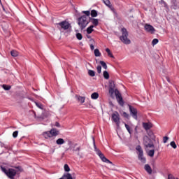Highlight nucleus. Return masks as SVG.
<instances>
[{
    "mask_svg": "<svg viewBox=\"0 0 179 179\" xmlns=\"http://www.w3.org/2000/svg\"><path fill=\"white\" fill-rule=\"evenodd\" d=\"M91 99H92V100H97V99H99V93L97 92L92 93L91 95Z\"/></svg>",
    "mask_w": 179,
    "mask_h": 179,
    "instance_id": "6ab92c4d",
    "label": "nucleus"
},
{
    "mask_svg": "<svg viewBox=\"0 0 179 179\" xmlns=\"http://www.w3.org/2000/svg\"><path fill=\"white\" fill-rule=\"evenodd\" d=\"M36 106H37L38 107V108H43V105H41V103H38L37 102H35Z\"/></svg>",
    "mask_w": 179,
    "mask_h": 179,
    "instance_id": "49530a36",
    "label": "nucleus"
},
{
    "mask_svg": "<svg viewBox=\"0 0 179 179\" xmlns=\"http://www.w3.org/2000/svg\"><path fill=\"white\" fill-rule=\"evenodd\" d=\"M62 178L63 179H73V178H72V175H71V173H64Z\"/></svg>",
    "mask_w": 179,
    "mask_h": 179,
    "instance_id": "2eb2a0df",
    "label": "nucleus"
},
{
    "mask_svg": "<svg viewBox=\"0 0 179 179\" xmlns=\"http://www.w3.org/2000/svg\"><path fill=\"white\" fill-rule=\"evenodd\" d=\"M2 87H3V89H4V90H10V85H3Z\"/></svg>",
    "mask_w": 179,
    "mask_h": 179,
    "instance_id": "72a5a7b5",
    "label": "nucleus"
},
{
    "mask_svg": "<svg viewBox=\"0 0 179 179\" xmlns=\"http://www.w3.org/2000/svg\"><path fill=\"white\" fill-rule=\"evenodd\" d=\"M90 49H91L92 50H94V45H93V44H91V45H90Z\"/></svg>",
    "mask_w": 179,
    "mask_h": 179,
    "instance_id": "de8ad7c7",
    "label": "nucleus"
},
{
    "mask_svg": "<svg viewBox=\"0 0 179 179\" xmlns=\"http://www.w3.org/2000/svg\"><path fill=\"white\" fill-rule=\"evenodd\" d=\"M159 3H161V5H162V6H164V8H168V7H167V3H166L164 1L161 0V1H159Z\"/></svg>",
    "mask_w": 179,
    "mask_h": 179,
    "instance_id": "4c0bfd02",
    "label": "nucleus"
},
{
    "mask_svg": "<svg viewBox=\"0 0 179 179\" xmlns=\"http://www.w3.org/2000/svg\"><path fill=\"white\" fill-rule=\"evenodd\" d=\"M124 127H125L126 129H127L129 134H130V135H131L132 133L131 132V128L129 127V125L124 124Z\"/></svg>",
    "mask_w": 179,
    "mask_h": 179,
    "instance_id": "f704fd0d",
    "label": "nucleus"
},
{
    "mask_svg": "<svg viewBox=\"0 0 179 179\" xmlns=\"http://www.w3.org/2000/svg\"><path fill=\"white\" fill-rule=\"evenodd\" d=\"M55 126H56V127H59V123H58V122H56V123H55Z\"/></svg>",
    "mask_w": 179,
    "mask_h": 179,
    "instance_id": "09e8293b",
    "label": "nucleus"
},
{
    "mask_svg": "<svg viewBox=\"0 0 179 179\" xmlns=\"http://www.w3.org/2000/svg\"><path fill=\"white\" fill-rule=\"evenodd\" d=\"M169 179H176V178H174V177L173 176H169Z\"/></svg>",
    "mask_w": 179,
    "mask_h": 179,
    "instance_id": "8fccbe9b",
    "label": "nucleus"
},
{
    "mask_svg": "<svg viewBox=\"0 0 179 179\" xmlns=\"http://www.w3.org/2000/svg\"><path fill=\"white\" fill-rule=\"evenodd\" d=\"M76 38H78V40H82V38H83V37L82 36V34L80 33L76 34Z\"/></svg>",
    "mask_w": 179,
    "mask_h": 179,
    "instance_id": "e433bc0d",
    "label": "nucleus"
},
{
    "mask_svg": "<svg viewBox=\"0 0 179 179\" xmlns=\"http://www.w3.org/2000/svg\"><path fill=\"white\" fill-rule=\"evenodd\" d=\"M96 70L98 73H101V66H97Z\"/></svg>",
    "mask_w": 179,
    "mask_h": 179,
    "instance_id": "37998d69",
    "label": "nucleus"
},
{
    "mask_svg": "<svg viewBox=\"0 0 179 179\" xmlns=\"http://www.w3.org/2000/svg\"><path fill=\"white\" fill-rule=\"evenodd\" d=\"M57 145H64L65 143V141L63 138H58L56 141Z\"/></svg>",
    "mask_w": 179,
    "mask_h": 179,
    "instance_id": "412c9836",
    "label": "nucleus"
},
{
    "mask_svg": "<svg viewBox=\"0 0 179 179\" xmlns=\"http://www.w3.org/2000/svg\"><path fill=\"white\" fill-rule=\"evenodd\" d=\"M101 65L103 66L104 69H107V64L103 61H100Z\"/></svg>",
    "mask_w": 179,
    "mask_h": 179,
    "instance_id": "473e14b6",
    "label": "nucleus"
},
{
    "mask_svg": "<svg viewBox=\"0 0 179 179\" xmlns=\"http://www.w3.org/2000/svg\"><path fill=\"white\" fill-rule=\"evenodd\" d=\"M91 23H92V24H94V26H98L99 25V20L92 18V19H91Z\"/></svg>",
    "mask_w": 179,
    "mask_h": 179,
    "instance_id": "aec40b11",
    "label": "nucleus"
},
{
    "mask_svg": "<svg viewBox=\"0 0 179 179\" xmlns=\"http://www.w3.org/2000/svg\"><path fill=\"white\" fill-rule=\"evenodd\" d=\"M112 120L115 122L117 127H120V114L118 112H115L112 114Z\"/></svg>",
    "mask_w": 179,
    "mask_h": 179,
    "instance_id": "6e6552de",
    "label": "nucleus"
},
{
    "mask_svg": "<svg viewBox=\"0 0 179 179\" xmlns=\"http://www.w3.org/2000/svg\"><path fill=\"white\" fill-rule=\"evenodd\" d=\"M64 169L65 171H66V173H69V171H71V168H69V166L66 164H64Z\"/></svg>",
    "mask_w": 179,
    "mask_h": 179,
    "instance_id": "c85d7f7f",
    "label": "nucleus"
},
{
    "mask_svg": "<svg viewBox=\"0 0 179 179\" xmlns=\"http://www.w3.org/2000/svg\"><path fill=\"white\" fill-rule=\"evenodd\" d=\"M148 135L150 139H152V141H154V139H155V138H156L152 131H148Z\"/></svg>",
    "mask_w": 179,
    "mask_h": 179,
    "instance_id": "5701e85b",
    "label": "nucleus"
},
{
    "mask_svg": "<svg viewBox=\"0 0 179 179\" xmlns=\"http://www.w3.org/2000/svg\"><path fill=\"white\" fill-rule=\"evenodd\" d=\"M136 150L138 152V155H143V150H142V148L140 145L136 147Z\"/></svg>",
    "mask_w": 179,
    "mask_h": 179,
    "instance_id": "bb28decb",
    "label": "nucleus"
},
{
    "mask_svg": "<svg viewBox=\"0 0 179 179\" xmlns=\"http://www.w3.org/2000/svg\"><path fill=\"white\" fill-rule=\"evenodd\" d=\"M152 123L150 122H143V127L144 128V129H145V131H148V129H150V128H152Z\"/></svg>",
    "mask_w": 179,
    "mask_h": 179,
    "instance_id": "9b49d317",
    "label": "nucleus"
},
{
    "mask_svg": "<svg viewBox=\"0 0 179 179\" xmlns=\"http://www.w3.org/2000/svg\"><path fill=\"white\" fill-rule=\"evenodd\" d=\"M94 54L95 57H101V52H100V50H99V49H95L94 50Z\"/></svg>",
    "mask_w": 179,
    "mask_h": 179,
    "instance_id": "4be33fe9",
    "label": "nucleus"
},
{
    "mask_svg": "<svg viewBox=\"0 0 179 179\" xmlns=\"http://www.w3.org/2000/svg\"><path fill=\"white\" fill-rule=\"evenodd\" d=\"M122 115L123 117H124V118H129V115L128 113H127V112H123V113H122Z\"/></svg>",
    "mask_w": 179,
    "mask_h": 179,
    "instance_id": "ea45409f",
    "label": "nucleus"
},
{
    "mask_svg": "<svg viewBox=\"0 0 179 179\" xmlns=\"http://www.w3.org/2000/svg\"><path fill=\"white\" fill-rule=\"evenodd\" d=\"M170 145L173 149H177V145L176 144V142L172 141L171 142Z\"/></svg>",
    "mask_w": 179,
    "mask_h": 179,
    "instance_id": "c9c22d12",
    "label": "nucleus"
},
{
    "mask_svg": "<svg viewBox=\"0 0 179 179\" xmlns=\"http://www.w3.org/2000/svg\"><path fill=\"white\" fill-rule=\"evenodd\" d=\"M59 29H63V30H68L71 27V24L66 21H63L58 24Z\"/></svg>",
    "mask_w": 179,
    "mask_h": 179,
    "instance_id": "0eeeda50",
    "label": "nucleus"
},
{
    "mask_svg": "<svg viewBox=\"0 0 179 179\" xmlns=\"http://www.w3.org/2000/svg\"><path fill=\"white\" fill-rule=\"evenodd\" d=\"M138 159L141 160V163H146V158L143 157V154H138Z\"/></svg>",
    "mask_w": 179,
    "mask_h": 179,
    "instance_id": "a211bd4d",
    "label": "nucleus"
},
{
    "mask_svg": "<svg viewBox=\"0 0 179 179\" xmlns=\"http://www.w3.org/2000/svg\"><path fill=\"white\" fill-rule=\"evenodd\" d=\"M166 80H167V82H170V78H169L168 77H166Z\"/></svg>",
    "mask_w": 179,
    "mask_h": 179,
    "instance_id": "3c124183",
    "label": "nucleus"
},
{
    "mask_svg": "<svg viewBox=\"0 0 179 179\" xmlns=\"http://www.w3.org/2000/svg\"><path fill=\"white\" fill-rule=\"evenodd\" d=\"M152 140L148 136H145L143 137V145L145 149L155 148V145H153V142H152Z\"/></svg>",
    "mask_w": 179,
    "mask_h": 179,
    "instance_id": "20e7f679",
    "label": "nucleus"
},
{
    "mask_svg": "<svg viewBox=\"0 0 179 179\" xmlns=\"http://www.w3.org/2000/svg\"><path fill=\"white\" fill-rule=\"evenodd\" d=\"M122 34L120 36L121 41L123 42L124 44H131V40L128 38V31H127V29L122 28Z\"/></svg>",
    "mask_w": 179,
    "mask_h": 179,
    "instance_id": "7ed1b4c3",
    "label": "nucleus"
},
{
    "mask_svg": "<svg viewBox=\"0 0 179 179\" xmlns=\"http://www.w3.org/2000/svg\"><path fill=\"white\" fill-rule=\"evenodd\" d=\"M10 54H11L12 57H17V55H19V52H17V51H16V50H12L10 52Z\"/></svg>",
    "mask_w": 179,
    "mask_h": 179,
    "instance_id": "7c9ffc66",
    "label": "nucleus"
},
{
    "mask_svg": "<svg viewBox=\"0 0 179 179\" xmlns=\"http://www.w3.org/2000/svg\"><path fill=\"white\" fill-rule=\"evenodd\" d=\"M167 141H169V137L165 136V137L163 138L164 143H167Z\"/></svg>",
    "mask_w": 179,
    "mask_h": 179,
    "instance_id": "c03bdc74",
    "label": "nucleus"
},
{
    "mask_svg": "<svg viewBox=\"0 0 179 179\" xmlns=\"http://www.w3.org/2000/svg\"><path fill=\"white\" fill-rule=\"evenodd\" d=\"M145 150H147V153L150 157H153V156H155V150H149L148 148Z\"/></svg>",
    "mask_w": 179,
    "mask_h": 179,
    "instance_id": "f3484780",
    "label": "nucleus"
},
{
    "mask_svg": "<svg viewBox=\"0 0 179 179\" xmlns=\"http://www.w3.org/2000/svg\"><path fill=\"white\" fill-rule=\"evenodd\" d=\"M88 75L90 76L94 77L96 76V73L93 70H88Z\"/></svg>",
    "mask_w": 179,
    "mask_h": 179,
    "instance_id": "cd10ccee",
    "label": "nucleus"
},
{
    "mask_svg": "<svg viewBox=\"0 0 179 179\" xmlns=\"http://www.w3.org/2000/svg\"><path fill=\"white\" fill-rule=\"evenodd\" d=\"M0 2H1V0H0Z\"/></svg>",
    "mask_w": 179,
    "mask_h": 179,
    "instance_id": "864d4df0",
    "label": "nucleus"
},
{
    "mask_svg": "<svg viewBox=\"0 0 179 179\" xmlns=\"http://www.w3.org/2000/svg\"><path fill=\"white\" fill-rule=\"evenodd\" d=\"M78 24L81 29H85V27H86V26L89 24V21H87V17H86L85 15L80 17L78 19Z\"/></svg>",
    "mask_w": 179,
    "mask_h": 179,
    "instance_id": "423d86ee",
    "label": "nucleus"
},
{
    "mask_svg": "<svg viewBox=\"0 0 179 179\" xmlns=\"http://www.w3.org/2000/svg\"><path fill=\"white\" fill-rule=\"evenodd\" d=\"M76 99L78 100V101H79V103H81V104H83V103H85V96L76 95Z\"/></svg>",
    "mask_w": 179,
    "mask_h": 179,
    "instance_id": "f8f14e48",
    "label": "nucleus"
},
{
    "mask_svg": "<svg viewBox=\"0 0 179 179\" xmlns=\"http://www.w3.org/2000/svg\"><path fill=\"white\" fill-rule=\"evenodd\" d=\"M94 141V151L96 152V155L100 157L101 160L103 162V163H110V164H113V163L108 160L105 156L104 154L101 153V151L98 149L97 147H96V143H94V138H93Z\"/></svg>",
    "mask_w": 179,
    "mask_h": 179,
    "instance_id": "f03ea898",
    "label": "nucleus"
},
{
    "mask_svg": "<svg viewBox=\"0 0 179 179\" xmlns=\"http://www.w3.org/2000/svg\"><path fill=\"white\" fill-rule=\"evenodd\" d=\"M91 41H92V43H94V41L93 39H92Z\"/></svg>",
    "mask_w": 179,
    "mask_h": 179,
    "instance_id": "603ef678",
    "label": "nucleus"
},
{
    "mask_svg": "<svg viewBox=\"0 0 179 179\" xmlns=\"http://www.w3.org/2000/svg\"><path fill=\"white\" fill-rule=\"evenodd\" d=\"M130 114L134 120H138V110L131 106H129Z\"/></svg>",
    "mask_w": 179,
    "mask_h": 179,
    "instance_id": "1a4fd4ad",
    "label": "nucleus"
},
{
    "mask_svg": "<svg viewBox=\"0 0 179 179\" xmlns=\"http://www.w3.org/2000/svg\"><path fill=\"white\" fill-rule=\"evenodd\" d=\"M145 170L148 173V174H152V168L149 164H145L144 167Z\"/></svg>",
    "mask_w": 179,
    "mask_h": 179,
    "instance_id": "4468645a",
    "label": "nucleus"
},
{
    "mask_svg": "<svg viewBox=\"0 0 179 179\" xmlns=\"http://www.w3.org/2000/svg\"><path fill=\"white\" fill-rule=\"evenodd\" d=\"M83 13H85L86 16H90V11L87 10V11H83Z\"/></svg>",
    "mask_w": 179,
    "mask_h": 179,
    "instance_id": "a18cd8bd",
    "label": "nucleus"
},
{
    "mask_svg": "<svg viewBox=\"0 0 179 179\" xmlns=\"http://www.w3.org/2000/svg\"><path fill=\"white\" fill-rule=\"evenodd\" d=\"M91 16L92 17H96V16H97V11L96 10H92L91 11Z\"/></svg>",
    "mask_w": 179,
    "mask_h": 179,
    "instance_id": "c756f323",
    "label": "nucleus"
},
{
    "mask_svg": "<svg viewBox=\"0 0 179 179\" xmlns=\"http://www.w3.org/2000/svg\"><path fill=\"white\" fill-rule=\"evenodd\" d=\"M50 135L51 136H57V135H58L59 134V132L58 131V130L55 129H52L50 131Z\"/></svg>",
    "mask_w": 179,
    "mask_h": 179,
    "instance_id": "ddd939ff",
    "label": "nucleus"
},
{
    "mask_svg": "<svg viewBox=\"0 0 179 179\" xmlns=\"http://www.w3.org/2000/svg\"><path fill=\"white\" fill-rule=\"evenodd\" d=\"M1 171L3 173H5L8 177L10 179H13V177L16 176V173H17V170L10 169L8 170H6L4 167H1Z\"/></svg>",
    "mask_w": 179,
    "mask_h": 179,
    "instance_id": "39448f33",
    "label": "nucleus"
},
{
    "mask_svg": "<svg viewBox=\"0 0 179 179\" xmlns=\"http://www.w3.org/2000/svg\"><path fill=\"white\" fill-rule=\"evenodd\" d=\"M115 86V85L114 84V82H110L109 93L111 97H114V94L116 96L117 101H118L120 106H124V101L122 100V96H121V94L120 93V91H118V90L114 89Z\"/></svg>",
    "mask_w": 179,
    "mask_h": 179,
    "instance_id": "f257e3e1",
    "label": "nucleus"
},
{
    "mask_svg": "<svg viewBox=\"0 0 179 179\" xmlns=\"http://www.w3.org/2000/svg\"><path fill=\"white\" fill-rule=\"evenodd\" d=\"M157 43H159V40L157 38H155L152 41V45H156V44H157Z\"/></svg>",
    "mask_w": 179,
    "mask_h": 179,
    "instance_id": "58836bf2",
    "label": "nucleus"
},
{
    "mask_svg": "<svg viewBox=\"0 0 179 179\" xmlns=\"http://www.w3.org/2000/svg\"><path fill=\"white\" fill-rule=\"evenodd\" d=\"M103 2L106 5V6L111 9V3L110 2V0H103Z\"/></svg>",
    "mask_w": 179,
    "mask_h": 179,
    "instance_id": "393cba45",
    "label": "nucleus"
},
{
    "mask_svg": "<svg viewBox=\"0 0 179 179\" xmlns=\"http://www.w3.org/2000/svg\"><path fill=\"white\" fill-rule=\"evenodd\" d=\"M103 77L105 79H109L110 78V74H108V72L107 71H103Z\"/></svg>",
    "mask_w": 179,
    "mask_h": 179,
    "instance_id": "2f4dec72",
    "label": "nucleus"
},
{
    "mask_svg": "<svg viewBox=\"0 0 179 179\" xmlns=\"http://www.w3.org/2000/svg\"><path fill=\"white\" fill-rule=\"evenodd\" d=\"M19 134V131H15L13 133V138H17V135Z\"/></svg>",
    "mask_w": 179,
    "mask_h": 179,
    "instance_id": "a19ab883",
    "label": "nucleus"
},
{
    "mask_svg": "<svg viewBox=\"0 0 179 179\" xmlns=\"http://www.w3.org/2000/svg\"><path fill=\"white\" fill-rule=\"evenodd\" d=\"M106 51L108 57H110V58H114V55H113V53L111 52V50H110L108 48H106Z\"/></svg>",
    "mask_w": 179,
    "mask_h": 179,
    "instance_id": "a878e982",
    "label": "nucleus"
},
{
    "mask_svg": "<svg viewBox=\"0 0 179 179\" xmlns=\"http://www.w3.org/2000/svg\"><path fill=\"white\" fill-rule=\"evenodd\" d=\"M43 135L45 139H48V138H52L50 131H45L43 134Z\"/></svg>",
    "mask_w": 179,
    "mask_h": 179,
    "instance_id": "dca6fc26",
    "label": "nucleus"
},
{
    "mask_svg": "<svg viewBox=\"0 0 179 179\" xmlns=\"http://www.w3.org/2000/svg\"><path fill=\"white\" fill-rule=\"evenodd\" d=\"M178 3H173V5L172 6V8L173 9H177V8H178Z\"/></svg>",
    "mask_w": 179,
    "mask_h": 179,
    "instance_id": "79ce46f5",
    "label": "nucleus"
},
{
    "mask_svg": "<svg viewBox=\"0 0 179 179\" xmlns=\"http://www.w3.org/2000/svg\"><path fill=\"white\" fill-rule=\"evenodd\" d=\"M93 27H94V25H91L90 27H89L87 29V34H92V32L93 31Z\"/></svg>",
    "mask_w": 179,
    "mask_h": 179,
    "instance_id": "b1692460",
    "label": "nucleus"
},
{
    "mask_svg": "<svg viewBox=\"0 0 179 179\" xmlns=\"http://www.w3.org/2000/svg\"><path fill=\"white\" fill-rule=\"evenodd\" d=\"M144 29L145 31H148V33H155V27L149 24H145Z\"/></svg>",
    "mask_w": 179,
    "mask_h": 179,
    "instance_id": "9d476101",
    "label": "nucleus"
}]
</instances>
